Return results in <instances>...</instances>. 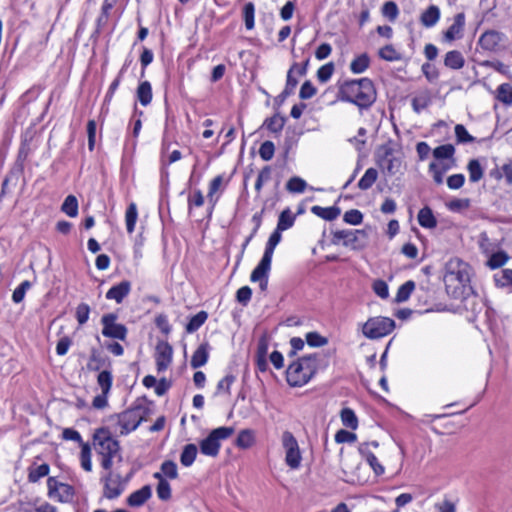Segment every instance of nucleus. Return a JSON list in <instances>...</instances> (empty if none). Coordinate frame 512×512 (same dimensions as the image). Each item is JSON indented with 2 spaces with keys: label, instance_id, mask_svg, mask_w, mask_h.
<instances>
[{
  "label": "nucleus",
  "instance_id": "338daca9",
  "mask_svg": "<svg viewBox=\"0 0 512 512\" xmlns=\"http://www.w3.org/2000/svg\"><path fill=\"white\" fill-rule=\"evenodd\" d=\"M187 204L189 214L194 207H200L204 204V196L200 189H196L193 193L189 194Z\"/></svg>",
  "mask_w": 512,
  "mask_h": 512
},
{
  "label": "nucleus",
  "instance_id": "4468645a",
  "mask_svg": "<svg viewBox=\"0 0 512 512\" xmlns=\"http://www.w3.org/2000/svg\"><path fill=\"white\" fill-rule=\"evenodd\" d=\"M270 270L271 264L259 262L250 275V281L258 282L261 291L267 290Z\"/></svg>",
  "mask_w": 512,
  "mask_h": 512
},
{
  "label": "nucleus",
  "instance_id": "13d9d810",
  "mask_svg": "<svg viewBox=\"0 0 512 512\" xmlns=\"http://www.w3.org/2000/svg\"><path fill=\"white\" fill-rule=\"evenodd\" d=\"M306 186L307 183L305 180L298 176H293L288 180L286 189L291 193H302Z\"/></svg>",
  "mask_w": 512,
  "mask_h": 512
},
{
  "label": "nucleus",
  "instance_id": "f3484780",
  "mask_svg": "<svg viewBox=\"0 0 512 512\" xmlns=\"http://www.w3.org/2000/svg\"><path fill=\"white\" fill-rule=\"evenodd\" d=\"M465 26V14L463 12L454 16V23L443 33L444 40L451 42L460 38Z\"/></svg>",
  "mask_w": 512,
  "mask_h": 512
},
{
  "label": "nucleus",
  "instance_id": "49530a36",
  "mask_svg": "<svg viewBox=\"0 0 512 512\" xmlns=\"http://www.w3.org/2000/svg\"><path fill=\"white\" fill-rule=\"evenodd\" d=\"M496 98L505 105H512V85L509 83L499 85Z\"/></svg>",
  "mask_w": 512,
  "mask_h": 512
},
{
  "label": "nucleus",
  "instance_id": "6e6552de",
  "mask_svg": "<svg viewBox=\"0 0 512 512\" xmlns=\"http://www.w3.org/2000/svg\"><path fill=\"white\" fill-rule=\"evenodd\" d=\"M332 239L331 242L334 245H339L342 241V245L345 247H350L352 250H362L365 248L364 243L359 242V236L366 238L368 236L367 232L364 229L357 230H336L332 231Z\"/></svg>",
  "mask_w": 512,
  "mask_h": 512
},
{
  "label": "nucleus",
  "instance_id": "052dcab7",
  "mask_svg": "<svg viewBox=\"0 0 512 512\" xmlns=\"http://www.w3.org/2000/svg\"><path fill=\"white\" fill-rule=\"evenodd\" d=\"M298 67V63H293L290 69L287 72L286 85L284 88L285 94L292 95L294 94V90L298 85V80L293 76L295 68Z\"/></svg>",
  "mask_w": 512,
  "mask_h": 512
},
{
  "label": "nucleus",
  "instance_id": "9b49d317",
  "mask_svg": "<svg viewBox=\"0 0 512 512\" xmlns=\"http://www.w3.org/2000/svg\"><path fill=\"white\" fill-rule=\"evenodd\" d=\"M155 350L157 371L163 372L172 362L173 348L167 341L160 340L157 342Z\"/></svg>",
  "mask_w": 512,
  "mask_h": 512
},
{
  "label": "nucleus",
  "instance_id": "864d4df0",
  "mask_svg": "<svg viewBox=\"0 0 512 512\" xmlns=\"http://www.w3.org/2000/svg\"><path fill=\"white\" fill-rule=\"evenodd\" d=\"M30 153V141L28 139L22 140L14 163L25 166V161L29 157Z\"/></svg>",
  "mask_w": 512,
  "mask_h": 512
},
{
  "label": "nucleus",
  "instance_id": "a878e982",
  "mask_svg": "<svg viewBox=\"0 0 512 512\" xmlns=\"http://www.w3.org/2000/svg\"><path fill=\"white\" fill-rule=\"evenodd\" d=\"M152 86L149 81H142L136 89V98L142 106H148L152 101Z\"/></svg>",
  "mask_w": 512,
  "mask_h": 512
},
{
  "label": "nucleus",
  "instance_id": "e433bc0d",
  "mask_svg": "<svg viewBox=\"0 0 512 512\" xmlns=\"http://www.w3.org/2000/svg\"><path fill=\"white\" fill-rule=\"evenodd\" d=\"M370 66V57L367 53H362L352 60L350 63V70L354 74L363 73Z\"/></svg>",
  "mask_w": 512,
  "mask_h": 512
},
{
  "label": "nucleus",
  "instance_id": "f8f14e48",
  "mask_svg": "<svg viewBox=\"0 0 512 512\" xmlns=\"http://www.w3.org/2000/svg\"><path fill=\"white\" fill-rule=\"evenodd\" d=\"M505 40V34L497 30H487L479 38L478 44L483 50L496 52Z\"/></svg>",
  "mask_w": 512,
  "mask_h": 512
},
{
  "label": "nucleus",
  "instance_id": "2f4dec72",
  "mask_svg": "<svg viewBox=\"0 0 512 512\" xmlns=\"http://www.w3.org/2000/svg\"><path fill=\"white\" fill-rule=\"evenodd\" d=\"M198 449L195 444H186L180 454V462L184 467H190L197 456Z\"/></svg>",
  "mask_w": 512,
  "mask_h": 512
},
{
  "label": "nucleus",
  "instance_id": "2eb2a0df",
  "mask_svg": "<svg viewBox=\"0 0 512 512\" xmlns=\"http://www.w3.org/2000/svg\"><path fill=\"white\" fill-rule=\"evenodd\" d=\"M131 291V282L123 280L120 283L113 285L107 292L106 298L108 300H115L117 304H121L123 300L129 295Z\"/></svg>",
  "mask_w": 512,
  "mask_h": 512
},
{
  "label": "nucleus",
  "instance_id": "603ef678",
  "mask_svg": "<svg viewBox=\"0 0 512 512\" xmlns=\"http://www.w3.org/2000/svg\"><path fill=\"white\" fill-rule=\"evenodd\" d=\"M381 13L383 17L387 18L391 22H394L399 15L398 5L394 1H387L383 4Z\"/></svg>",
  "mask_w": 512,
  "mask_h": 512
},
{
  "label": "nucleus",
  "instance_id": "b1692460",
  "mask_svg": "<svg viewBox=\"0 0 512 512\" xmlns=\"http://www.w3.org/2000/svg\"><path fill=\"white\" fill-rule=\"evenodd\" d=\"M444 65L452 70H459L465 65V58L458 50H451L445 54Z\"/></svg>",
  "mask_w": 512,
  "mask_h": 512
},
{
  "label": "nucleus",
  "instance_id": "58836bf2",
  "mask_svg": "<svg viewBox=\"0 0 512 512\" xmlns=\"http://www.w3.org/2000/svg\"><path fill=\"white\" fill-rule=\"evenodd\" d=\"M340 418L342 424L352 430H356L358 427V418L353 409L345 407L340 412Z\"/></svg>",
  "mask_w": 512,
  "mask_h": 512
},
{
  "label": "nucleus",
  "instance_id": "3c124183",
  "mask_svg": "<svg viewBox=\"0 0 512 512\" xmlns=\"http://www.w3.org/2000/svg\"><path fill=\"white\" fill-rule=\"evenodd\" d=\"M162 476L169 479L178 478L177 464L173 460H165L160 466V472Z\"/></svg>",
  "mask_w": 512,
  "mask_h": 512
},
{
  "label": "nucleus",
  "instance_id": "79ce46f5",
  "mask_svg": "<svg viewBox=\"0 0 512 512\" xmlns=\"http://www.w3.org/2000/svg\"><path fill=\"white\" fill-rule=\"evenodd\" d=\"M138 218L137 206L134 202H131L125 213L126 229L128 233H132L135 230L136 221Z\"/></svg>",
  "mask_w": 512,
  "mask_h": 512
},
{
  "label": "nucleus",
  "instance_id": "f704fd0d",
  "mask_svg": "<svg viewBox=\"0 0 512 512\" xmlns=\"http://www.w3.org/2000/svg\"><path fill=\"white\" fill-rule=\"evenodd\" d=\"M455 264L459 266L461 264V261L459 259H457L455 262L451 260L446 264V273L444 275L445 283H447L448 281H452L453 279L458 280L460 283H463L465 281L464 274L462 273V271L460 269L455 271Z\"/></svg>",
  "mask_w": 512,
  "mask_h": 512
},
{
  "label": "nucleus",
  "instance_id": "c85d7f7f",
  "mask_svg": "<svg viewBox=\"0 0 512 512\" xmlns=\"http://www.w3.org/2000/svg\"><path fill=\"white\" fill-rule=\"evenodd\" d=\"M208 319V313L204 310L199 311L197 314L190 317L188 320L185 331L188 334L196 332Z\"/></svg>",
  "mask_w": 512,
  "mask_h": 512
},
{
  "label": "nucleus",
  "instance_id": "7c9ffc66",
  "mask_svg": "<svg viewBox=\"0 0 512 512\" xmlns=\"http://www.w3.org/2000/svg\"><path fill=\"white\" fill-rule=\"evenodd\" d=\"M255 443V434L251 429H243L238 433L235 445L241 449H248Z\"/></svg>",
  "mask_w": 512,
  "mask_h": 512
},
{
  "label": "nucleus",
  "instance_id": "37998d69",
  "mask_svg": "<svg viewBox=\"0 0 512 512\" xmlns=\"http://www.w3.org/2000/svg\"><path fill=\"white\" fill-rule=\"evenodd\" d=\"M61 211L69 217H76L78 215V200L74 195H68L62 205Z\"/></svg>",
  "mask_w": 512,
  "mask_h": 512
},
{
  "label": "nucleus",
  "instance_id": "9d476101",
  "mask_svg": "<svg viewBox=\"0 0 512 512\" xmlns=\"http://www.w3.org/2000/svg\"><path fill=\"white\" fill-rule=\"evenodd\" d=\"M282 445L286 451V464L292 469H297L300 466L302 457L299 450L298 442L290 431L283 432Z\"/></svg>",
  "mask_w": 512,
  "mask_h": 512
},
{
  "label": "nucleus",
  "instance_id": "e2e57ef3",
  "mask_svg": "<svg viewBox=\"0 0 512 512\" xmlns=\"http://www.w3.org/2000/svg\"><path fill=\"white\" fill-rule=\"evenodd\" d=\"M363 213L358 209H351L344 213L343 221L350 225H360L363 222Z\"/></svg>",
  "mask_w": 512,
  "mask_h": 512
},
{
  "label": "nucleus",
  "instance_id": "20e7f679",
  "mask_svg": "<svg viewBox=\"0 0 512 512\" xmlns=\"http://www.w3.org/2000/svg\"><path fill=\"white\" fill-rule=\"evenodd\" d=\"M235 432L233 427L221 426L210 431V433L199 442L200 452L203 455L216 457L221 448V440L228 439Z\"/></svg>",
  "mask_w": 512,
  "mask_h": 512
},
{
  "label": "nucleus",
  "instance_id": "f03ea898",
  "mask_svg": "<svg viewBox=\"0 0 512 512\" xmlns=\"http://www.w3.org/2000/svg\"><path fill=\"white\" fill-rule=\"evenodd\" d=\"M318 354L304 355L292 361L286 371V381L290 387L306 385L317 373Z\"/></svg>",
  "mask_w": 512,
  "mask_h": 512
},
{
  "label": "nucleus",
  "instance_id": "39448f33",
  "mask_svg": "<svg viewBox=\"0 0 512 512\" xmlns=\"http://www.w3.org/2000/svg\"><path fill=\"white\" fill-rule=\"evenodd\" d=\"M375 161L381 172L386 176L396 175L401 168L402 161L394 156V149L391 141L382 144L375 152Z\"/></svg>",
  "mask_w": 512,
  "mask_h": 512
},
{
  "label": "nucleus",
  "instance_id": "a19ab883",
  "mask_svg": "<svg viewBox=\"0 0 512 512\" xmlns=\"http://www.w3.org/2000/svg\"><path fill=\"white\" fill-rule=\"evenodd\" d=\"M378 177V171L375 168H368L364 175L358 182V187L361 190L370 189L373 184L376 182Z\"/></svg>",
  "mask_w": 512,
  "mask_h": 512
},
{
  "label": "nucleus",
  "instance_id": "4d7b16f0",
  "mask_svg": "<svg viewBox=\"0 0 512 512\" xmlns=\"http://www.w3.org/2000/svg\"><path fill=\"white\" fill-rule=\"evenodd\" d=\"M334 70H335V65L333 62H328L324 65H322L318 70H317V79L319 80V82L321 83H326L330 80V78L332 77L333 73H334Z\"/></svg>",
  "mask_w": 512,
  "mask_h": 512
},
{
  "label": "nucleus",
  "instance_id": "69168bd1",
  "mask_svg": "<svg viewBox=\"0 0 512 512\" xmlns=\"http://www.w3.org/2000/svg\"><path fill=\"white\" fill-rule=\"evenodd\" d=\"M32 284L30 281H23L12 293V301L19 304L23 301L27 290L31 288Z\"/></svg>",
  "mask_w": 512,
  "mask_h": 512
},
{
  "label": "nucleus",
  "instance_id": "c03bdc74",
  "mask_svg": "<svg viewBox=\"0 0 512 512\" xmlns=\"http://www.w3.org/2000/svg\"><path fill=\"white\" fill-rule=\"evenodd\" d=\"M509 260V256L508 254L503 251V250H500V251H497L495 253H493L488 261H487V266L494 270V269H497V268H500L502 267L503 265H505V263Z\"/></svg>",
  "mask_w": 512,
  "mask_h": 512
},
{
  "label": "nucleus",
  "instance_id": "8fccbe9b",
  "mask_svg": "<svg viewBox=\"0 0 512 512\" xmlns=\"http://www.w3.org/2000/svg\"><path fill=\"white\" fill-rule=\"evenodd\" d=\"M456 142L458 144H467L476 141V138L469 134L467 129L462 124H457L454 128Z\"/></svg>",
  "mask_w": 512,
  "mask_h": 512
},
{
  "label": "nucleus",
  "instance_id": "5fc2aeb1",
  "mask_svg": "<svg viewBox=\"0 0 512 512\" xmlns=\"http://www.w3.org/2000/svg\"><path fill=\"white\" fill-rule=\"evenodd\" d=\"M80 460L81 467L90 472L92 470V462H91V448L88 443H82L81 452H80Z\"/></svg>",
  "mask_w": 512,
  "mask_h": 512
},
{
  "label": "nucleus",
  "instance_id": "09e8293b",
  "mask_svg": "<svg viewBox=\"0 0 512 512\" xmlns=\"http://www.w3.org/2000/svg\"><path fill=\"white\" fill-rule=\"evenodd\" d=\"M25 166L19 165L17 163H13L11 166L9 172L5 176V180H8V183H10L12 186H17L18 181L20 177L24 174Z\"/></svg>",
  "mask_w": 512,
  "mask_h": 512
},
{
  "label": "nucleus",
  "instance_id": "72a5a7b5",
  "mask_svg": "<svg viewBox=\"0 0 512 512\" xmlns=\"http://www.w3.org/2000/svg\"><path fill=\"white\" fill-rule=\"evenodd\" d=\"M295 219L296 216L292 214L290 208L284 209L278 217V223L275 230L282 233V231H285L294 225Z\"/></svg>",
  "mask_w": 512,
  "mask_h": 512
},
{
  "label": "nucleus",
  "instance_id": "5701e85b",
  "mask_svg": "<svg viewBox=\"0 0 512 512\" xmlns=\"http://www.w3.org/2000/svg\"><path fill=\"white\" fill-rule=\"evenodd\" d=\"M153 477L158 480L156 486L157 496L162 501H168L172 497V489L167 479L162 476V473H154Z\"/></svg>",
  "mask_w": 512,
  "mask_h": 512
},
{
  "label": "nucleus",
  "instance_id": "6e6d98bb",
  "mask_svg": "<svg viewBox=\"0 0 512 512\" xmlns=\"http://www.w3.org/2000/svg\"><path fill=\"white\" fill-rule=\"evenodd\" d=\"M126 65H124L121 70L119 71L117 77L112 81V83L110 84L109 88H108V91L105 95V98H104V103L103 105H108L112 98H113V95L115 93V91L118 89L119 85H120V82H121V79H122V76H123V73L126 69Z\"/></svg>",
  "mask_w": 512,
  "mask_h": 512
},
{
  "label": "nucleus",
  "instance_id": "473e14b6",
  "mask_svg": "<svg viewBox=\"0 0 512 512\" xmlns=\"http://www.w3.org/2000/svg\"><path fill=\"white\" fill-rule=\"evenodd\" d=\"M432 102L431 94L429 90H425L419 95L415 96L412 101L411 105L413 110L416 113H420L422 110L427 108Z\"/></svg>",
  "mask_w": 512,
  "mask_h": 512
},
{
  "label": "nucleus",
  "instance_id": "412c9836",
  "mask_svg": "<svg viewBox=\"0 0 512 512\" xmlns=\"http://www.w3.org/2000/svg\"><path fill=\"white\" fill-rule=\"evenodd\" d=\"M111 478H112L111 472H109L105 477L102 478V481H104L103 495L107 499H115V498L119 497L124 490V488L119 483L120 475H117V480L115 481V482H117V485L115 487H112L110 485V483L112 481Z\"/></svg>",
  "mask_w": 512,
  "mask_h": 512
},
{
  "label": "nucleus",
  "instance_id": "bb28decb",
  "mask_svg": "<svg viewBox=\"0 0 512 512\" xmlns=\"http://www.w3.org/2000/svg\"><path fill=\"white\" fill-rule=\"evenodd\" d=\"M287 121L285 116H281L279 112L275 113L273 116L266 118L263 126L272 133H280L284 125Z\"/></svg>",
  "mask_w": 512,
  "mask_h": 512
},
{
  "label": "nucleus",
  "instance_id": "aec40b11",
  "mask_svg": "<svg viewBox=\"0 0 512 512\" xmlns=\"http://www.w3.org/2000/svg\"><path fill=\"white\" fill-rule=\"evenodd\" d=\"M417 220L419 225L426 229L436 228L438 224V221L429 206H424L419 210Z\"/></svg>",
  "mask_w": 512,
  "mask_h": 512
},
{
  "label": "nucleus",
  "instance_id": "ddd939ff",
  "mask_svg": "<svg viewBox=\"0 0 512 512\" xmlns=\"http://www.w3.org/2000/svg\"><path fill=\"white\" fill-rule=\"evenodd\" d=\"M88 371L97 372L101 369H112L111 359L97 348H91L88 363Z\"/></svg>",
  "mask_w": 512,
  "mask_h": 512
},
{
  "label": "nucleus",
  "instance_id": "de8ad7c7",
  "mask_svg": "<svg viewBox=\"0 0 512 512\" xmlns=\"http://www.w3.org/2000/svg\"><path fill=\"white\" fill-rule=\"evenodd\" d=\"M378 55L381 59L393 62V61H399L401 60V54L396 51L394 46L392 44H387L384 47H382Z\"/></svg>",
  "mask_w": 512,
  "mask_h": 512
},
{
  "label": "nucleus",
  "instance_id": "7ed1b4c3",
  "mask_svg": "<svg viewBox=\"0 0 512 512\" xmlns=\"http://www.w3.org/2000/svg\"><path fill=\"white\" fill-rule=\"evenodd\" d=\"M142 401L149 405H154V402L149 400L146 396L138 397L131 407L120 413L109 415L105 421L111 423L110 426H112V428L120 426V436L128 435L132 431H135L142 422H145V418L139 417Z\"/></svg>",
  "mask_w": 512,
  "mask_h": 512
},
{
  "label": "nucleus",
  "instance_id": "4c0bfd02",
  "mask_svg": "<svg viewBox=\"0 0 512 512\" xmlns=\"http://www.w3.org/2000/svg\"><path fill=\"white\" fill-rule=\"evenodd\" d=\"M113 382L112 369H103L97 376V383L104 394H109Z\"/></svg>",
  "mask_w": 512,
  "mask_h": 512
},
{
  "label": "nucleus",
  "instance_id": "680f3d73",
  "mask_svg": "<svg viewBox=\"0 0 512 512\" xmlns=\"http://www.w3.org/2000/svg\"><path fill=\"white\" fill-rule=\"evenodd\" d=\"M236 376L229 373L224 378H222L216 387V394L224 392L228 395L231 394V385L235 382Z\"/></svg>",
  "mask_w": 512,
  "mask_h": 512
},
{
  "label": "nucleus",
  "instance_id": "0e129e2a",
  "mask_svg": "<svg viewBox=\"0 0 512 512\" xmlns=\"http://www.w3.org/2000/svg\"><path fill=\"white\" fill-rule=\"evenodd\" d=\"M306 343L310 347H322L328 343V339L322 335H320L318 332H308L306 334Z\"/></svg>",
  "mask_w": 512,
  "mask_h": 512
},
{
  "label": "nucleus",
  "instance_id": "cd10ccee",
  "mask_svg": "<svg viewBox=\"0 0 512 512\" xmlns=\"http://www.w3.org/2000/svg\"><path fill=\"white\" fill-rule=\"evenodd\" d=\"M433 157L436 160H450L451 162L455 163V147L452 144H443L440 146H437L432 151Z\"/></svg>",
  "mask_w": 512,
  "mask_h": 512
},
{
  "label": "nucleus",
  "instance_id": "774afa93",
  "mask_svg": "<svg viewBox=\"0 0 512 512\" xmlns=\"http://www.w3.org/2000/svg\"><path fill=\"white\" fill-rule=\"evenodd\" d=\"M275 153V145L272 141H264L259 149V155L262 160L269 161L273 158Z\"/></svg>",
  "mask_w": 512,
  "mask_h": 512
},
{
  "label": "nucleus",
  "instance_id": "1a4fd4ad",
  "mask_svg": "<svg viewBox=\"0 0 512 512\" xmlns=\"http://www.w3.org/2000/svg\"><path fill=\"white\" fill-rule=\"evenodd\" d=\"M118 315L116 313H107L101 317L102 335L107 338L124 341L128 334V329L124 324L116 323Z\"/></svg>",
  "mask_w": 512,
  "mask_h": 512
},
{
  "label": "nucleus",
  "instance_id": "c9c22d12",
  "mask_svg": "<svg viewBox=\"0 0 512 512\" xmlns=\"http://www.w3.org/2000/svg\"><path fill=\"white\" fill-rule=\"evenodd\" d=\"M467 170L469 173V180L472 183H476L483 178L484 168L478 159L469 160L467 164Z\"/></svg>",
  "mask_w": 512,
  "mask_h": 512
},
{
  "label": "nucleus",
  "instance_id": "0eeeda50",
  "mask_svg": "<svg viewBox=\"0 0 512 512\" xmlns=\"http://www.w3.org/2000/svg\"><path fill=\"white\" fill-rule=\"evenodd\" d=\"M112 429V426H102L93 434L94 445L101 455H116L121 449L119 441L112 436Z\"/></svg>",
  "mask_w": 512,
  "mask_h": 512
},
{
  "label": "nucleus",
  "instance_id": "ea45409f",
  "mask_svg": "<svg viewBox=\"0 0 512 512\" xmlns=\"http://www.w3.org/2000/svg\"><path fill=\"white\" fill-rule=\"evenodd\" d=\"M414 289H415V282L412 280L406 281L404 284H402L398 288L394 302L395 303H403V302L407 301L410 298Z\"/></svg>",
  "mask_w": 512,
  "mask_h": 512
},
{
  "label": "nucleus",
  "instance_id": "a211bd4d",
  "mask_svg": "<svg viewBox=\"0 0 512 512\" xmlns=\"http://www.w3.org/2000/svg\"><path fill=\"white\" fill-rule=\"evenodd\" d=\"M281 239H282L281 232L274 230L268 238L263 256L259 262L266 263V264L272 263V257H273L274 250H275L276 246L280 243Z\"/></svg>",
  "mask_w": 512,
  "mask_h": 512
},
{
  "label": "nucleus",
  "instance_id": "393cba45",
  "mask_svg": "<svg viewBox=\"0 0 512 512\" xmlns=\"http://www.w3.org/2000/svg\"><path fill=\"white\" fill-rule=\"evenodd\" d=\"M311 212L326 221H333L341 214V209L338 206L321 207L315 205L311 207Z\"/></svg>",
  "mask_w": 512,
  "mask_h": 512
},
{
  "label": "nucleus",
  "instance_id": "a18cd8bd",
  "mask_svg": "<svg viewBox=\"0 0 512 512\" xmlns=\"http://www.w3.org/2000/svg\"><path fill=\"white\" fill-rule=\"evenodd\" d=\"M242 16L245 22V27L247 30H251L254 28L255 21V6L252 2H247L242 9Z\"/></svg>",
  "mask_w": 512,
  "mask_h": 512
},
{
  "label": "nucleus",
  "instance_id": "6ab92c4d",
  "mask_svg": "<svg viewBox=\"0 0 512 512\" xmlns=\"http://www.w3.org/2000/svg\"><path fill=\"white\" fill-rule=\"evenodd\" d=\"M210 345L208 342L201 343L191 357L190 365L193 369L204 366L209 359Z\"/></svg>",
  "mask_w": 512,
  "mask_h": 512
},
{
  "label": "nucleus",
  "instance_id": "c756f323",
  "mask_svg": "<svg viewBox=\"0 0 512 512\" xmlns=\"http://www.w3.org/2000/svg\"><path fill=\"white\" fill-rule=\"evenodd\" d=\"M50 472V466L47 463H43L39 466L31 465L28 468V482L36 483L40 478L47 476Z\"/></svg>",
  "mask_w": 512,
  "mask_h": 512
},
{
  "label": "nucleus",
  "instance_id": "bf43d9fd",
  "mask_svg": "<svg viewBox=\"0 0 512 512\" xmlns=\"http://www.w3.org/2000/svg\"><path fill=\"white\" fill-rule=\"evenodd\" d=\"M470 206L471 200L469 198H454L446 203V207L452 212H461L462 210L468 209Z\"/></svg>",
  "mask_w": 512,
  "mask_h": 512
},
{
  "label": "nucleus",
  "instance_id": "423d86ee",
  "mask_svg": "<svg viewBox=\"0 0 512 512\" xmlns=\"http://www.w3.org/2000/svg\"><path fill=\"white\" fill-rule=\"evenodd\" d=\"M396 327V323L389 317H371L362 327V333L369 339H379L390 334Z\"/></svg>",
  "mask_w": 512,
  "mask_h": 512
},
{
  "label": "nucleus",
  "instance_id": "4be33fe9",
  "mask_svg": "<svg viewBox=\"0 0 512 512\" xmlns=\"http://www.w3.org/2000/svg\"><path fill=\"white\" fill-rule=\"evenodd\" d=\"M441 16L440 8L436 5H430L420 15V22L423 26L429 28L436 25Z\"/></svg>",
  "mask_w": 512,
  "mask_h": 512
},
{
  "label": "nucleus",
  "instance_id": "f257e3e1",
  "mask_svg": "<svg viewBox=\"0 0 512 512\" xmlns=\"http://www.w3.org/2000/svg\"><path fill=\"white\" fill-rule=\"evenodd\" d=\"M336 97L339 101L354 104L362 112L376 102L377 91L370 78L348 79L339 84Z\"/></svg>",
  "mask_w": 512,
  "mask_h": 512
},
{
  "label": "nucleus",
  "instance_id": "dca6fc26",
  "mask_svg": "<svg viewBox=\"0 0 512 512\" xmlns=\"http://www.w3.org/2000/svg\"><path fill=\"white\" fill-rule=\"evenodd\" d=\"M152 496V489L150 485H144L140 489L132 492L126 499L127 505L130 507H141Z\"/></svg>",
  "mask_w": 512,
  "mask_h": 512
}]
</instances>
